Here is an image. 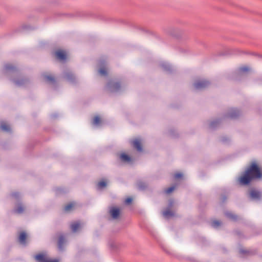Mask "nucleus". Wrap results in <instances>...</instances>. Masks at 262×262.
Returning <instances> with one entry per match:
<instances>
[{
	"label": "nucleus",
	"instance_id": "4468645a",
	"mask_svg": "<svg viewBox=\"0 0 262 262\" xmlns=\"http://www.w3.org/2000/svg\"><path fill=\"white\" fill-rule=\"evenodd\" d=\"M1 129L6 132H9L11 130L10 126L6 122H2L0 124Z\"/></svg>",
	"mask_w": 262,
	"mask_h": 262
},
{
	"label": "nucleus",
	"instance_id": "f704fd0d",
	"mask_svg": "<svg viewBox=\"0 0 262 262\" xmlns=\"http://www.w3.org/2000/svg\"><path fill=\"white\" fill-rule=\"evenodd\" d=\"M172 204H173V201H170L169 202V207L172 206Z\"/></svg>",
	"mask_w": 262,
	"mask_h": 262
},
{
	"label": "nucleus",
	"instance_id": "cd10ccee",
	"mask_svg": "<svg viewBox=\"0 0 262 262\" xmlns=\"http://www.w3.org/2000/svg\"><path fill=\"white\" fill-rule=\"evenodd\" d=\"M249 69L247 67H242L239 69L238 71L240 73H244L249 71Z\"/></svg>",
	"mask_w": 262,
	"mask_h": 262
},
{
	"label": "nucleus",
	"instance_id": "9d476101",
	"mask_svg": "<svg viewBox=\"0 0 262 262\" xmlns=\"http://www.w3.org/2000/svg\"><path fill=\"white\" fill-rule=\"evenodd\" d=\"M99 65L100 67V70H99V73L101 76H105L106 75L107 72L106 70L105 63L103 61H100L99 62Z\"/></svg>",
	"mask_w": 262,
	"mask_h": 262
},
{
	"label": "nucleus",
	"instance_id": "c85d7f7f",
	"mask_svg": "<svg viewBox=\"0 0 262 262\" xmlns=\"http://www.w3.org/2000/svg\"><path fill=\"white\" fill-rule=\"evenodd\" d=\"M175 188H176L175 186H173L170 187L169 188L165 189L164 192L165 193L169 194V193H171V192H172L174 190Z\"/></svg>",
	"mask_w": 262,
	"mask_h": 262
},
{
	"label": "nucleus",
	"instance_id": "7ed1b4c3",
	"mask_svg": "<svg viewBox=\"0 0 262 262\" xmlns=\"http://www.w3.org/2000/svg\"><path fill=\"white\" fill-rule=\"evenodd\" d=\"M35 258L38 262H58V260L49 258L46 255L43 254L35 255Z\"/></svg>",
	"mask_w": 262,
	"mask_h": 262
},
{
	"label": "nucleus",
	"instance_id": "dca6fc26",
	"mask_svg": "<svg viewBox=\"0 0 262 262\" xmlns=\"http://www.w3.org/2000/svg\"><path fill=\"white\" fill-rule=\"evenodd\" d=\"M239 111L236 109H232L228 114V117L231 118H234L239 115Z\"/></svg>",
	"mask_w": 262,
	"mask_h": 262
},
{
	"label": "nucleus",
	"instance_id": "aec40b11",
	"mask_svg": "<svg viewBox=\"0 0 262 262\" xmlns=\"http://www.w3.org/2000/svg\"><path fill=\"white\" fill-rule=\"evenodd\" d=\"M163 215L165 218H169L173 215V213L169 209L163 212Z\"/></svg>",
	"mask_w": 262,
	"mask_h": 262
},
{
	"label": "nucleus",
	"instance_id": "473e14b6",
	"mask_svg": "<svg viewBox=\"0 0 262 262\" xmlns=\"http://www.w3.org/2000/svg\"><path fill=\"white\" fill-rule=\"evenodd\" d=\"M132 201V199L130 198H128L125 200V203L126 204H130Z\"/></svg>",
	"mask_w": 262,
	"mask_h": 262
},
{
	"label": "nucleus",
	"instance_id": "f257e3e1",
	"mask_svg": "<svg viewBox=\"0 0 262 262\" xmlns=\"http://www.w3.org/2000/svg\"><path fill=\"white\" fill-rule=\"evenodd\" d=\"M262 174L255 163H253L250 167L238 178L241 185H246L250 183L253 179L261 178Z\"/></svg>",
	"mask_w": 262,
	"mask_h": 262
},
{
	"label": "nucleus",
	"instance_id": "ddd939ff",
	"mask_svg": "<svg viewBox=\"0 0 262 262\" xmlns=\"http://www.w3.org/2000/svg\"><path fill=\"white\" fill-rule=\"evenodd\" d=\"M120 160L125 163L131 164L132 163V159L128 155L124 153L121 154L120 156Z\"/></svg>",
	"mask_w": 262,
	"mask_h": 262
},
{
	"label": "nucleus",
	"instance_id": "bb28decb",
	"mask_svg": "<svg viewBox=\"0 0 262 262\" xmlns=\"http://www.w3.org/2000/svg\"><path fill=\"white\" fill-rule=\"evenodd\" d=\"M65 78L69 81H72L74 79V76L72 73H68L66 75Z\"/></svg>",
	"mask_w": 262,
	"mask_h": 262
},
{
	"label": "nucleus",
	"instance_id": "a211bd4d",
	"mask_svg": "<svg viewBox=\"0 0 262 262\" xmlns=\"http://www.w3.org/2000/svg\"><path fill=\"white\" fill-rule=\"evenodd\" d=\"M64 242V237L63 235H61L59 236V239H58V248L59 250H62V245L63 244Z\"/></svg>",
	"mask_w": 262,
	"mask_h": 262
},
{
	"label": "nucleus",
	"instance_id": "f8f14e48",
	"mask_svg": "<svg viewBox=\"0 0 262 262\" xmlns=\"http://www.w3.org/2000/svg\"><path fill=\"white\" fill-rule=\"evenodd\" d=\"M132 144L133 145L134 147H135V148L137 149V150L138 151L141 152L142 151V146L141 145V142L139 139H136L134 140H133L132 142Z\"/></svg>",
	"mask_w": 262,
	"mask_h": 262
},
{
	"label": "nucleus",
	"instance_id": "2eb2a0df",
	"mask_svg": "<svg viewBox=\"0 0 262 262\" xmlns=\"http://www.w3.org/2000/svg\"><path fill=\"white\" fill-rule=\"evenodd\" d=\"M160 66L161 67V68H162V69L164 71H167V72L170 71L171 69L170 65L166 61L162 62L160 63Z\"/></svg>",
	"mask_w": 262,
	"mask_h": 262
},
{
	"label": "nucleus",
	"instance_id": "412c9836",
	"mask_svg": "<svg viewBox=\"0 0 262 262\" xmlns=\"http://www.w3.org/2000/svg\"><path fill=\"white\" fill-rule=\"evenodd\" d=\"M12 81L16 85L21 86L25 84L26 80L24 79H21L20 80L13 79Z\"/></svg>",
	"mask_w": 262,
	"mask_h": 262
},
{
	"label": "nucleus",
	"instance_id": "20e7f679",
	"mask_svg": "<svg viewBox=\"0 0 262 262\" xmlns=\"http://www.w3.org/2000/svg\"><path fill=\"white\" fill-rule=\"evenodd\" d=\"M120 85L118 82H114L113 81L110 82L107 84V88L112 92H116L120 89Z\"/></svg>",
	"mask_w": 262,
	"mask_h": 262
},
{
	"label": "nucleus",
	"instance_id": "39448f33",
	"mask_svg": "<svg viewBox=\"0 0 262 262\" xmlns=\"http://www.w3.org/2000/svg\"><path fill=\"white\" fill-rule=\"evenodd\" d=\"M110 213L113 219H117L120 215V210L116 207H112L110 209Z\"/></svg>",
	"mask_w": 262,
	"mask_h": 262
},
{
	"label": "nucleus",
	"instance_id": "6e6552de",
	"mask_svg": "<svg viewBox=\"0 0 262 262\" xmlns=\"http://www.w3.org/2000/svg\"><path fill=\"white\" fill-rule=\"evenodd\" d=\"M250 198L254 200H259L262 196L261 193L256 190H252L250 193Z\"/></svg>",
	"mask_w": 262,
	"mask_h": 262
},
{
	"label": "nucleus",
	"instance_id": "4be33fe9",
	"mask_svg": "<svg viewBox=\"0 0 262 262\" xmlns=\"http://www.w3.org/2000/svg\"><path fill=\"white\" fill-rule=\"evenodd\" d=\"M24 208L21 204H18L16 208L14 209L15 212L17 213H21L23 212Z\"/></svg>",
	"mask_w": 262,
	"mask_h": 262
},
{
	"label": "nucleus",
	"instance_id": "5701e85b",
	"mask_svg": "<svg viewBox=\"0 0 262 262\" xmlns=\"http://www.w3.org/2000/svg\"><path fill=\"white\" fill-rule=\"evenodd\" d=\"M106 186V182L104 181H102L99 182L97 184V189H101L103 188H104Z\"/></svg>",
	"mask_w": 262,
	"mask_h": 262
},
{
	"label": "nucleus",
	"instance_id": "0eeeda50",
	"mask_svg": "<svg viewBox=\"0 0 262 262\" xmlns=\"http://www.w3.org/2000/svg\"><path fill=\"white\" fill-rule=\"evenodd\" d=\"M4 71L7 74H13L15 75V68L11 64H7L5 66Z\"/></svg>",
	"mask_w": 262,
	"mask_h": 262
},
{
	"label": "nucleus",
	"instance_id": "9b49d317",
	"mask_svg": "<svg viewBox=\"0 0 262 262\" xmlns=\"http://www.w3.org/2000/svg\"><path fill=\"white\" fill-rule=\"evenodd\" d=\"M47 11V9L43 6H39L34 9V13L35 15H43L46 14Z\"/></svg>",
	"mask_w": 262,
	"mask_h": 262
},
{
	"label": "nucleus",
	"instance_id": "f3484780",
	"mask_svg": "<svg viewBox=\"0 0 262 262\" xmlns=\"http://www.w3.org/2000/svg\"><path fill=\"white\" fill-rule=\"evenodd\" d=\"M26 234L25 232H21L19 236V243L25 245L26 244Z\"/></svg>",
	"mask_w": 262,
	"mask_h": 262
},
{
	"label": "nucleus",
	"instance_id": "1a4fd4ad",
	"mask_svg": "<svg viewBox=\"0 0 262 262\" xmlns=\"http://www.w3.org/2000/svg\"><path fill=\"white\" fill-rule=\"evenodd\" d=\"M82 224L79 222H75L71 225V228L73 232H76L82 228Z\"/></svg>",
	"mask_w": 262,
	"mask_h": 262
},
{
	"label": "nucleus",
	"instance_id": "2f4dec72",
	"mask_svg": "<svg viewBox=\"0 0 262 262\" xmlns=\"http://www.w3.org/2000/svg\"><path fill=\"white\" fill-rule=\"evenodd\" d=\"M218 122H219L218 120L211 122L210 124V127L214 128L216 124H217Z\"/></svg>",
	"mask_w": 262,
	"mask_h": 262
},
{
	"label": "nucleus",
	"instance_id": "c756f323",
	"mask_svg": "<svg viewBox=\"0 0 262 262\" xmlns=\"http://www.w3.org/2000/svg\"><path fill=\"white\" fill-rule=\"evenodd\" d=\"M183 176V174L182 173H180V172H178V173H176L174 175V178L175 179H178L179 178H182Z\"/></svg>",
	"mask_w": 262,
	"mask_h": 262
},
{
	"label": "nucleus",
	"instance_id": "72a5a7b5",
	"mask_svg": "<svg viewBox=\"0 0 262 262\" xmlns=\"http://www.w3.org/2000/svg\"><path fill=\"white\" fill-rule=\"evenodd\" d=\"M12 196L15 199H17L19 197V194L17 192H14L12 194Z\"/></svg>",
	"mask_w": 262,
	"mask_h": 262
},
{
	"label": "nucleus",
	"instance_id": "b1692460",
	"mask_svg": "<svg viewBox=\"0 0 262 262\" xmlns=\"http://www.w3.org/2000/svg\"><path fill=\"white\" fill-rule=\"evenodd\" d=\"M74 203H71L69 204L68 205H66L64 207V210L66 211H69L71 210V209L74 207Z\"/></svg>",
	"mask_w": 262,
	"mask_h": 262
},
{
	"label": "nucleus",
	"instance_id": "f03ea898",
	"mask_svg": "<svg viewBox=\"0 0 262 262\" xmlns=\"http://www.w3.org/2000/svg\"><path fill=\"white\" fill-rule=\"evenodd\" d=\"M210 82L205 79L198 80L194 83V87L196 90H202L207 87Z\"/></svg>",
	"mask_w": 262,
	"mask_h": 262
},
{
	"label": "nucleus",
	"instance_id": "a878e982",
	"mask_svg": "<svg viewBox=\"0 0 262 262\" xmlns=\"http://www.w3.org/2000/svg\"><path fill=\"white\" fill-rule=\"evenodd\" d=\"M45 80L48 82H53L54 78L50 75H45L43 76Z\"/></svg>",
	"mask_w": 262,
	"mask_h": 262
},
{
	"label": "nucleus",
	"instance_id": "6ab92c4d",
	"mask_svg": "<svg viewBox=\"0 0 262 262\" xmlns=\"http://www.w3.org/2000/svg\"><path fill=\"white\" fill-rule=\"evenodd\" d=\"M101 120L98 116H95L93 121V124L95 126H99L101 124Z\"/></svg>",
	"mask_w": 262,
	"mask_h": 262
},
{
	"label": "nucleus",
	"instance_id": "7c9ffc66",
	"mask_svg": "<svg viewBox=\"0 0 262 262\" xmlns=\"http://www.w3.org/2000/svg\"><path fill=\"white\" fill-rule=\"evenodd\" d=\"M226 215H227L229 218H230V219H232V220H235V219H236V216H235L234 215H233V214H231V213H227L226 214Z\"/></svg>",
	"mask_w": 262,
	"mask_h": 262
},
{
	"label": "nucleus",
	"instance_id": "423d86ee",
	"mask_svg": "<svg viewBox=\"0 0 262 262\" xmlns=\"http://www.w3.org/2000/svg\"><path fill=\"white\" fill-rule=\"evenodd\" d=\"M56 57L60 61H64L66 59V52L61 50H57L55 53Z\"/></svg>",
	"mask_w": 262,
	"mask_h": 262
},
{
	"label": "nucleus",
	"instance_id": "393cba45",
	"mask_svg": "<svg viewBox=\"0 0 262 262\" xmlns=\"http://www.w3.org/2000/svg\"><path fill=\"white\" fill-rule=\"evenodd\" d=\"M221 224V223L218 221H213L211 222V225L214 228L219 227Z\"/></svg>",
	"mask_w": 262,
	"mask_h": 262
}]
</instances>
